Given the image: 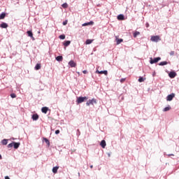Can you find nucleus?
Returning <instances> with one entry per match:
<instances>
[{
    "label": "nucleus",
    "mask_w": 179,
    "mask_h": 179,
    "mask_svg": "<svg viewBox=\"0 0 179 179\" xmlns=\"http://www.w3.org/2000/svg\"><path fill=\"white\" fill-rule=\"evenodd\" d=\"M87 99H88L87 96L77 97L76 103H78V104H81V103L86 101V100H87Z\"/></svg>",
    "instance_id": "f257e3e1"
},
{
    "label": "nucleus",
    "mask_w": 179,
    "mask_h": 179,
    "mask_svg": "<svg viewBox=\"0 0 179 179\" xmlns=\"http://www.w3.org/2000/svg\"><path fill=\"white\" fill-rule=\"evenodd\" d=\"M94 104H97V101L96 99H90L87 101L86 106H94Z\"/></svg>",
    "instance_id": "f03ea898"
},
{
    "label": "nucleus",
    "mask_w": 179,
    "mask_h": 179,
    "mask_svg": "<svg viewBox=\"0 0 179 179\" xmlns=\"http://www.w3.org/2000/svg\"><path fill=\"white\" fill-rule=\"evenodd\" d=\"M162 59V58L160 57H155V58H150V64H151L152 65H153V64H157V62L158 61H160Z\"/></svg>",
    "instance_id": "7ed1b4c3"
},
{
    "label": "nucleus",
    "mask_w": 179,
    "mask_h": 179,
    "mask_svg": "<svg viewBox=\"0 0 179 179\" xmlns=\"http://www.w3.org/2000/svg\"><path fill=\"white\" fill-rule=\"evenodd\" d=\"M160 36H154L151 37V41H154V43H157L158 41H160Z\"/></svg>",
    "instance_id": "20e7f679"
},
{
    "label": "nucleus",
    "mask_w": 179,
    "mask_h": 179,
    "mask_svg": "<svg viewBox=\"0 0 179 179\" xmlns=\"http://www.w3.org/2000/svg\"><path fill=\"white\" fill-rule=\"evenodd\" d=\"M174 97H176V94L172 93L166 96V101H171V100H173V99H174Z\"/></svg>",
    "instance_id": "39448f33"
},
{
    "label": "nucleus",
    "mask_w": 179,
    "mask_h": 179,
    "mask_svg": "<svg viewBox=\"0 0 179 179\" xmlns=\"http://www.w3.org/2000/svg\"><path fill=\"white\" fill-rule=\"evenodd\" d=\"M169 76L171 78V79H174V77L177 76V73H176V71H171L169 73Z\"/></svg>",
    "instance_id": "423d86ee"
},
{
    "label": "nucleus",
    "mask_w": 179,
    "mask_h": 179,
    "mask_svg": "<svg viewBox=\"0 0 179 179\" xmlns=\"http://www.w3.org/2000/svg\"><path fill=\"white\" fill-rule=\"evenodd\" d=\"M27 34L28 36V37H30L31 38V40H33V41H34V40H36V38H34L33 37V31H27Z\"/></svg>",
    "instance_id": "0eeeda50"
},
{
    "label": "nucleus",
    "mask_w": 179,
    "mask_h": 179,
    "mask_svg": "<svg viewBox=\"0 0 179 179\" xmlns=\"http://www.w3.org/2000/svg\"><path fill=\"white\" fill-rule=\"evenodd\" d=\"M96 73H100V74H104L106 76L108 75V71H107V70H104V71H99V70H96Z\"/></svg>",
    "instance_id": "6e6552de"
},
{
    "label": "nucleus",
    "mask_w": 179,
    "mask_h": 179,
    "mask_svg": "<svg viewBox=\"0 0 179 179\" xmlns=\"http://www.w3.org/2000/svg\"><path fill=\"white\" fill-rule=\"evenodd\" d=\"M69 65L71 66V68H76V63L74 62L73 60H71V61L69 62Z\"/></svg>",
    "instance_id": "1a4fd4ad"
},
{
    "label": "nucleus",
    "mask_w": 179,
    "mask_h": 179,
    "mask_svg": "<svg viewBox=\"0 0 179 179\" xmlns=\"http://www.w3.org/2000/svg\"><path fill=\"white\" fill-rule=\"evenodd\" d=\"M0 27L1 29H8V25L6 22H2L1 24H0Z\"/></svg>",
    "instance_id": "9d476101"
},
{
    "label": "nucleus",
    "mask_w": 179,
    "mask_h": 179,
    "mask_svg": "<svg viewBox=\"0 0 179 179\" xmlns=\"http://www.w3.org/2000/svg\"><path fill=\"white\" fill-rule=\"evenodd\" d=\"M100 145L101 146V148L103 149H104L106 148V146H107V143H106V141L104 140H102L100 143Z\"/></svg>",
    "instance_id": "9b49d317"
},
{
    "label": "nucleus",
    "mask_w": 179,
    "mask_h": 179,
    "mask_svg": "<svg viewBox=\"0 0 179 179\" xmlns=\"http://www.w3.org/2000/svg\"><path fill=\"white\" fill-rule=\"evenodd\" d=\"M92 24H94V22L93 21H90L89 22H85L84 24H83V26H92Z\"/></svg>",
    "instance_id": "f8f14e48"
},
{
    "label": "nucleus",
    "mask_w": 179,
    "mask_h": 179,
    "mask_svg": "<svg viewBox=\"0 0 179 179\" xmlns=\"http://www.w3.org/2000/svg\"><path fill=\"white\" fill-rule=\"evenodd\" d=\"M48 110H49L48 107H46V106L43 107L41 108V111L42 113H43V114H47V112L48 111Z\"/></svg>",
    "instance_id": "ddd939ff"
},
{
    "label": "nucleus",
    "mask_w": 179,
    "mask_h": 179,
    "mask_svg": "<svg viewBox=\"0 0 179 179\" xmlns=\"http://www.w3.org/2000/svg\"><path fill=\"white\" fill-rule=\"evenodd\" d=\"M13 143L14 149H19V146H20V143L13 142Z\"/></svg>",
    "instance_id": "4468645a"
},
{
    "label": "nucleus",
    "mask_w": 179,
    "mask_h": 179,
    "mask_svg": "<svg viewBox=\"0 0 179 179\" xmlns=\"http://www.w3.org/2000/svg\"><path fill=\"white\" fill-rule=\"evenodd\" d=\"M58 169H59V166H55L52 168V173L54 174H57L58 173Z\"/></svg>",
    "instance_id": "2eb2a0df"
},
{
    "label": "nucleus",
    "mask_w": 179,
    "mask_h": 179,
    "mask_svg": "<svg viewBox=\"0 0 179 179\" xmlns=\"http://www.w3.org/2000/svg\"><path fill=\"white\" fill-rule=\"evenodd\" d=\"M6 16V13L5 12L1 13L0 14V20L5 19Z\"/></svg>",
    "instance_id": "dca6fc26"
},
{
    "label": "nucleus",
    "mask_w": 179,
    "mask_h": 179,
    "mask_svg": "<svg viewBox=\"0 0 179 179\" xmlns=\"http://www.w3.org/2000/svg\"><path fill=\"white\" fill-rule=\"evenodd\" d=\"M33 121H37V120H38V115H37V113L32 115L31 117Z\"/></svg>",
    "instance_id": "f3484780"
},
{
    "label": "nucleus",
    "mask_w": 179,
    "mask_h": 179,
    "mask_svg": "<svg viewBox=\"0 0 179 179\" xmlns=\"http://www.w3.org/2000/svg\"><path fill=\"white\" fill-rule=\"evenodd\" d=\"M125 19V17L122 14H120L117 15V20H124Z\"/></svg>",
    "instance_id": "a211bd4d"
},
{
    "label": "nucleus",
    "mask_w": 179,
    "mask_h": 179,
    "mask_svg": "<svg viewBox=\"0 0 179 179\" xmlns=\"http://www.w3.org/2000/svg\"><path fill=\"white\" fill-rule=\"evenodd\" d=\"M35 71H38L41 69V64H36L34 67Z\"/></svg>",
    "instance_id": "6ab92c4d"
},
{
    "label": "nucleus",
    "mask_w": 179,
    "mask_h": 179,
    "mask_svg": "<svg viewBox=\"0 0 179 179\" xmlns=\"http://www.w3.org/2000/svg\"><path fill=\"white\" fill-rule=\"evenodd\" d=\"M139 34H141V32L136 31L134 34L133 36L134 37V38H136V37H138V36H139Z\"/></svg>",
    "instance_id": "aec40b11"
},
{
    "label": "nucleus",
    "mask_w": 179,
    "mask_h": 179,
    "mask_svg": "<svg viewBox=\"0 0 179 179\" xmlns=\"http://www.w3.org/2000/svg\"><path fill=\"white\" fill-rule=\"evenodd\" d=\"M63 57L62 56H57L56 57V61H58V62H62Z\"/></svg>",
    "instance_id": "412c9836"
},
{
    "label": "nucleus",
    "mask_w": 179,
    "mask_h": 179,
    "mask_svg": "<svg viewBox=\"0 0 179 179\" xmlns=\"http://www.w3.org/2000/svg\"><path fill=\"white\" fill-rule=\"evenodd\" d=\"M145 80H146V78H145L139 77V78H138V82H139L140 83H142V82H145Z\"/></svg>",
    "instance_id": "4be33fe9"
},
{
    "label": "nucleus",
    "mask_w": 179,
    "mask_h": 179,
    "mask_svg": "<svg viewBox=\"0 0 179 179\" xmlns=\"http://www.w3.org/2000/svg\"><path fill=\"white\" fill-rule=\"evenodd\" d=\"M1 143H2V145H8V139H6V138L3 139L1 141Z\"/></svg>",
    "instance_id": "5701e85b"
},
{
    "label": "nucleus",
    "mask_w": 179,
    "mask_h": 179,
    "mask_svg": "<svg viewBox=\"0 0 179 179\" xmlns=\"http://www.w3.org/2000/svg\"><path fill=\"white\" fill-rule=\"evenodd\" d=\"M71 44V41H66L64 43V45L65 47H68V45H69Z\"/></svg>",
    "instance_id": "b1692460"
},
{
    "label": "nucleus",
    "mask_w": 179,
    "mask_h": 179,
    "mask_svg": "<svg viewBox=\"0 0 179 179\" xmlns=\"http://www.w3.org/2000/svg\"><path fill=\"white\" fill-rule=\"evenodd\" d=\"M167 64H169L167 62H159V65L160 66H164V65H167Z\"/></svg>",
    "instance_id": "393cba45"
},
{
    "label": "nucleus",
    "mask_w": 179,
    "mask_h": 179,
    "mask_svg": "<svg viewBox=\"0 0 179 179\" xmlns=\"http://www.w3.org/2000/svg\"><path fill=\"white\" fill-rule=\"evenodd\" d=\"M43 141H45V143L48 145V148L50 146V141L47 138H43Z\"/></svg>",
    "instance_id": "a878e982"
},
{
    "label": "nucleus",
    "mask_w": 179,
    "mask_h": 179,
    "mask_svg": "<svg viewBox=\"0 0 179 179\" xmlns=\"http://www.w3.org/2000/svg\"><path fill=\"white\" fill-rule=\"evenodd\" d=\"M92 43H93V40H92V39H87L85 41V44H87V45L92 44Z\"/></svg>",
    "instance_id": "bb28decb"
},
{
    "label": "nucleus",
    "mask_w": 179,
    "mask_h": 179,
    "mask_svg": "<svg viewBox=\"0 0 179 179\" xmlns=\"http://www.w3.org/2000/svg\"><path fill=\"white\" fill-rule=\"evenodd\" d=\"M171 108L170 106L165 107V108L163 109V111H164V112L169 111V110H170Z\"/></svg>",
    "instance_id": "cd10ccee"
},
{
    "label": "nucleus",
    "mask_w": 179,
    "mask_h": 179,
    "mask_svg": "<svg viewBox=\"0 0 179 179\" xmlns=\"http://www.w3.org/2000/svg\"><path fill=\"white\" fill-rule=\"evenodd\" d=\"M124 41V40L122 39H117V44H121V43H122Z\"/></svg>",
    "instance_id": "c85d7f7f"
},
{
    "label": "nucleus",
    "mask_w": 179,
    "mask_h": 179,
    "mask_svg": "<svg viewBox=\"0 0 179 179\" xmlns=\"http://www.w3.org/2000/svg\"><path fill=\"white\" fill-rule=\"evenodd\" d=\"M59 38H60V40H65V35H64V34L60 35L59 36Z\"/></svg>",
    "instance_id": "c756f323"
},
{
    "label": "nucleus",
    "mask_w": 179,
    "mask_h": 179,
    "mask_svg": "<svg viewBox=\"0 0 179 179\" xmlns=\"http://www.w3.org/2000/svg\"><path fill=\"white\" fill-rule=\"evenodd\" d=\"M62 8H68V3H64L62 5Z\"/></svg>",
    "instance_id": "7c9ffc66"
},
{
    "label": "nucleus",
    "mask_w": 179,
    "mask_h": 179,
    "mask_svg": "<svg viewBox=\"0 0 179 179\" xmlns=\"http://www.w3.org/2000/svg\"><path fill=\"white\" fill-rule=\"evenodd\" d=\"M7 148H13V142H12L11 143H9V144L7 145Z\"/></svg>",
    "instance_id": "2f4dec72"
},
{
    "label": "nucleus",
    "mask_w": 179,
    "mask_h": 179,
    "mask_svg": "<svg viewBox=\"0 0 179 179\" xmlns=\"http://www.w3.org/2000/svg\"><path fill=\"white\" fill-rule=\"evenodd\" d=\"M77 136H80V131L79 129H77V133H76Z\"/></svg>",
    "instance_id": "473e14b6"
},
{
    "label": "nucleus",
    "mask_w": 179,
    "mask_h": 179,
    "mask_svg": "<svg viewBox=\"0 0 179 179\" xmlns=\"http://www.w3.org/2000/svg\"><path fill=\"white\" fill-rule=\"evenodd\" d=\"M10 97H11L12 99H15L16 94H10Z\"/></svg>",
    "instance_id": "72a5a7b5"
},
{
    "label": "nucleus",
    "mask_w": 179,
    "mask_h": 179,
    "mask_svg": "<svg viewBox=\"0 0 179 179\" xmlns=\"http://www.w3.org/2000/svg\"><path fill=\"white\" fill-rule=\"evenodd\" d=\"M125 80H126V78H121L120 79V83H124V82H125Z\"/></svg>",
    "instance_id": "f704fd0d"
},
{
    "label": "nucleus",
    "mask_w": 179,
    "mask_h": 179,
    "mask_svg": "<svg viewBox=\"0 0 179 179\" xmlns=\"http://www.w3.org/2000/svg\"><path fill=\"white\" fill-rule=\"evenodd\" d=\"M59 132H60L59 130H56V131H55V134H56V135H58V134H59Z\"/></svg>",
    "instance_id": "c9c22d12"
},
{
    "label": "nucleus",
    "mask_w": 179,
    "mask_h": 179,
    "mask_svg": "<svg viewBox=\"0 0 179 179\" xmlns=\"http://www.w3.org/2000/svg\"><path fill=\"white\" fill-rule=\"evenodd\" d=\"M145 27L148 28L149 27V22L145 23Z\"/></svg>",
    "instance_id": "e433bc0d"
},
{
    "label": "nucleus",
    "mask_w": 179,
    "mask_h": 179,
    "mask_svg": "<svg viewBox=\"0 0 179 179\" xmlns=\"http://www.w3.org/2000/svg\"><path fill=\"white\" fill-rule=\"evenodd\" d=\"M170 55H174V51H171V52H170Z\"/></svg>",
    "instance_id": "4c0bfd02"
},
{
    "label": "nucleus",
    "mask_w": 179,
    "mask_h": 179,
    "mask_svg": "<svg viewBox=\"0 0 179 179\" xmlns=\"http://www.w3.org/2000/svg\"><path fill=\"white\" fill-rule=\"evenodd\" d=\"M83 73L84 74H86V73H87V71L84 70V71H83Z\"/></svg>",
    "instance_id": "58836bf2"
},
{
    "label": "nucleus",
    "mask_w": 179,
    "mask_h": 179,
    "mask_svg": "<svg viewBox=\"0 0 179 179\" xmlns=\"http://www.w3.org/2000/svg\"><path fill=\"white\" fill-rule=\"evenodd\" d=\"M66 23H67L66 21L63 22V25L64 26L66 25Z\"/></svg>",
    "instance_id": "ea45409f"
},
{
    "label": "nucleus",
    "mask_w": 179,
    "mask_h": 179,
    "mask_svg": "<svg viewBox=\"0 0 179 179\" xmlns=\"http://www.w3.org/2000/svg\"><path fill=\"white\" fill-rule=\"evenodd\" d=\"M5 179H10L8 176H6Z\"/></svg>",
    "instance_id": "a19ab883"
},
{
    "label": "nucleus",
    "mask_w": 179,
    "mask_h": 179,
    "mask_svg": "<svg viewBox=\"0 0 179 179\" xmlns=\"http://www.w3.org/2000/svg\"><path fill=\"white\" fill-rule=\"evenodd\" d=\"M168 156H174V155H173V154H169V155H168Z\"/></svg>",
    "instance_id": "79ce46f5"
},
{
    "label": "nucleus",
    "mask_w": 179,
    "mask_h": 179,
    "mask_svg": "<svg viewBox=\"0 0 179 179\" xmlns=\"http://www.w3.org/2000/svg\"><path fill=\"white\" fill-rule=\"evenodd\" d=\"M2 159V155L0 154V160Z\"/></svg>",
    "instance_id": "37998d69"
},
{
    "label": "nucleus",
    "mask_w": 179,
    "mask_h": 179,
    "mask_svg": "<svg viewBox=\"0 0 179 179\" xmlns=\"http://www.w3.org/2000/svg\"><path fill=\"white\" fill-rule=\"evenodd\" d=\"M90 169H93V165H91V166H90Z\"/></svg>",
    "instance_id": "c03bdc74"
},
{
    "label": "nucleus",
    "mask_w": 179,
    "mask_h": 179,
    "mask_svg": "<svg viewBox=\"0 0 179 179\" xmlns=\"http://www.w3.org/2000/svg\"><path fill=\"white\" fill-rule=\"evenodd\" d=\"M155 73H154V74H152V76H155Z\"/></svg>",
    "instance_id": "a18cd8bd"
}]
</instances>
